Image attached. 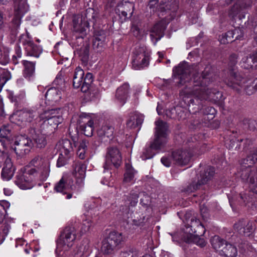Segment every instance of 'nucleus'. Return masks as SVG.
<instances>
[{"instance_id": "49530a36", "label": "nucleus", "mask_w": 257, "mask_h": 257, "mask_svg": "<svg viewBox=\"0 0 257 257\" xmlns=\"http://www.w3.org/2000/svg\"><path fill=\"white\" fill-rule=\"evenodd\" d=\"M9 202L6 201H3L0 202V223L3 221L7 210L9 208Z\"/></svg>"}, {"instance_id": "72a5a7b5", "label": "nucleus", "mask_w": 257, "mask_h": 257, "mask_svg": "<svg viewBox=\"0 0 257 257\" xmlns=\"http://www.w3.org/2000/svg\"><path fill=\"white\" fill-rule=\"evenodd\" d=\"M39 115L38 113L33 109H24L19 114V119L24 122H31Z\"/></svg>"}, {"instance_id": "3c124183", "label": "nucleus", "mask_w": 257, "mask_h": 257, "mask_svg": "<svg viewBox=\"0 0 257 257\" xmlns=\"http://www.w3.org/2000/svg\"><path fill=\"white\" fill-rule=\"evenodd\" d=\"M172 161H174L176 165L180 166L172 158L171 154L168 156H164L161 159V163L167 167H169L171 166ZM181 166H182L183 165Z\"/></svg>"}, {"instance_id": "37998d69", "label": "nucleus", "mask_w": 257, "mask_h": 257, "mask_svg": "<svg viewBox=\"0 0 257 257\" xmlns=\"http://www.w3.org/2000/svg\"><path fill=\"white\" fill-rule=\"evenodd\" d=\"M113 167L118 168L122 163V156L119 149L113 146Z\"/></svg>"}, {"instance_id": "1a4fd4ad", "label": "nucleus", "mask_w": 257, "mask_h": 257, "mask_svg": "<svg viewBox=\"0 0 257 257\" xmlns=\"http://www.w3.org/2000/svg\"><path fill=\"white\" fill-rule=\"evenodd\" d=\"M210 242L213 248L218 251L221 256L236 257L237 255L236 247L218 235L211 237Z\"/></svg>"}, {"instance_id": "5701e85b", "label": "nucleus", "mask_w": 257, "mask_h": 257, "mask_svg": "<svg viewBox=\"0 0 257 257\" xmlns=\"http://www.w3.org/2000/svg\"><path fill=\"white\" fill-rule=\"evenodd\" d=\"M77 123L86 136L91 137L92 135L94 123L90 115L86 113L81 114L79 117Z\"/></svg>"}, {"instance_id": "a18cd8bd", "label": "nucleus", "mask_w": 257, "mask_h": 257, "mask_svg": "<svg viewBox=\"0 0 257 257\" xmlns=\"http://www.w3.org/2000/svg\"><path fill=\"white\" fill-rule=\"evenodd\" d=\"M88 142L85 140H83L80 143L77 154L79 158L81 159H84L85 158V152L87 148Z\"/></svg>"}, {"instance_id": "6e6d98bb", "label": "nucleus", "mask_w": 257, "mask_h": 257, "mask_svg": "<svg viewBox=\"0 0 257 257\" xmlns=\"http://www.w3.org/2000/svg\"><path fill=\"white\" fill-rule=\"evenodd\" d=\"M124 134L123 130H120L119 132V135L113 136V143L116 142L119 145H122L124 141Z\"/></svg>"}, {"instance_id": "4c0bfd02", "label": "nucleus", "mask_w": 257, "mask_h": 257, "mask_svg": "<svg viewBox=\"0 0 257 257\" xmlns=\"http://www.w3.org/2000/svg\"><path fill=\"white\" fill-rule=\"evenodd\" d=\"M34 134L33 135V141L37 148H44L47 144L46 136L39 131L34 130Z\"/></svg>"}, {"instance_id": "f3484780", "label": "nucleus", "mask_w": 257, "mask_h": 257, "mask_svg": "<svg viewBox=\"0 0 257 257\" xmlns=\"http://www.w3.org/2000/svg\"><path fill=\"white\" fill-rule=\"evenodd\" d=\"M19 42L23 46L27 56L38 58L42 52V47L34 44L28 34L22 35Z\"/></svg>"}, {"instance_id": "9b49d317", "label": "nucleus", "mask_w": 257, "mask_h": 257, "mask_svg": "<svg viewBox=\"0 0 257 257\" xmlns=\"http://www.w3.org/2000/svg\"><path fill=\"white\" fill-rule=\"evenodd\" d=\"M228 139L225 138V144L228 150L246 151L248 147L252 144V141L249 139H242L239 138L236 131H227Z\"/></svg>"}, {"instance_id": "ea45409f", "label": "nucleus", "mask_w": 257, "mask_h": 257, "mask_svg": "<svg viewBox=\"0 0 257 257\" xmlns=\"http://www.w3.org/2000/svg\"><path fill=\"white\" fill-rule=\"evenodd\" d=\"M200 236H193L192 235H183V238L186 243H194L200 247H204L206 245V242L204 238Z\"/></svg>"}, {"instance_id": "ddd939ff", "label": "nucleus", "mask_w": 257, "mask_h": 257, "mask_svg": "<svg viewBox=\"0 0 257 257\" xmlns=\"http://www.w3.org/2000/svg\"><path fill=\"white\" fill-rule=\"evenodd\" d=\"M14 17L11 23L10 28L15 34L17 33L21 23V19L28 11V6L26 0H14Z\"/></svg>"}, {"instance_id": "39448f33", "label": "nucleus", "mask_w": 257, "mask_h": 257, "mask_svg": "<svg viewBox=\"0 0 257 257\" xmlns=\"http://www.w3.org/2000/svg\"><path fill=\"white\" fill-rule=\"evenodd\" d=\"M238 55L235 53L231 54L228 58V67L224 69L221 74H218L216 67L214 66L207 65L213 67L215 68L214 71L216 72L217 76L214 82L216 80L218 77L222 75L223 80L229 87L239 93L242 87V83H244V78L240 76L236 71V65L237 62Z\"/></svg>"}, {"instance_id": "f03ea898", "label": "nucleus", "mask_w": 257, "mask_h": 257, "mask_svg": "<svg viewBox=\"0 0 257 257\" xmlns=\"http://www.w3.org/2000/svg\"><path fill=\"white\" fill-rule=\"evenodd\" d=\"M257 162V148L250 151L245 158L239 161L238 171L243 182L248 183L250 190L240 192L238 200L241 205H244L253 210L255 208L254 194H257V168L252 165Z\"/></svg>"}, {"instance_id": "4468645a", "label": "nucleus", "mask_w": 257, "mask_h": 257, "mask_svg": "<svg viewBox=\"0 0 257 257\" xmlns=\"http://www.w3.org/2000/svg\"><path fill=\"white\" fill-rule=\"evenodd\" d=\"M30 167H33L37 171V177L42 181L46 180L50 173L49 163L40 156L35 157L30 162Z\"/></svg>"}, {"instance_id": "09e8293b", "label": "nucleus", "mask_w": 257, "mask_h": 257, "mask_svg": "<svg viewBox=\"0 0 257 257\" xmlns=\"http://www.w3.org/2000/svg\"><path fill=\"white\" fill-rule=\"evenodd\" d=\"M178 106H173L166 110L165 113L167 117L172 119H176L177 114L178 113Z\"/></svg>"}, {"instance_id": "5fc2aeb1", "label": "nucleus", "mask_w": 257, "mask_h": 257, "mask_svg": "<svg viewBox=\"0 0 257 257\" xmlns=\"http://www.w3.org/2000/svg\"><path fill=\"white\" fill-rule=\"evenodd\" d=\"M244 89L245 93L248 95H251L257 91V88L251 82L245 85Z\"/></svg>"}, {"instance_id": "473e14b6", "label": "nucleus", "mask_w": 257, "mask_h": 257, "mask_svg": "<svg viewBox=\"0 0 257 257\" xmlns=\"http://www.w3.org/2000/svg\"><path fill=\"white\" fill-rule=\"evenodd\" d=\"M129 87V84L125 83L118 87L116 91L115 97L117 100L119 101L120 106H122L126 102Z\"/></svg>"}, {"instance_id": "0e129e2a", "label": "nucleus", "mask_w": 257, "mask_h": 257, "mask_svg": "<svg viewBox=\"0 0 257 257\" xmlns=\"http://www.w3.org/2000/svg\"><path fill=\"white\" fill-rule=\"evenodd\" d=\"M104 135L107 137H111L112 135V131L111 126H104L103 127Z\"/></svg>"}, {"instance_id": "9d476101", "label": "nucleus", "mask_w": 257, "mask_h": 257, "mask_svg": "<svg viewBox=\"0 0 257 257\" xmlns=\"http://www.w3.org/2000/svg\"><path fill=\"white\" fill-rule=\"evenodd\" d=\"M76 238V229L73 226H66L61 233L57 241V251H66L73 246Z\"/></svg>"}, {"instance_id": "e433bc0d", "label": "nucleus", "mask_w": 257, "mask_h": 257, "mask_svg": "<svg viewBox=\"0 0 257 257\" xmlns=\"http://www.w3.org/2000/svg\"><path fill=\"white\" fill-rule=\"evenodd\" d=\"M22 64L24 66L23 76L27 79L33 76L35 71V62L27 60H23Z\"/></svg>"}, {"instance_id": "bf43d9fd", "label": "nucleus", "mask_w": 257, "mask_h": 257, "mask_svg": "<svg viewBox=\"0 0 257 257\" xmlns=\"http://www.w3.org/2000/svg\"><path fill=\"white\" fill-rule=\"evenodd\" d=\"M84 71L80 67H77L75 69L73 78H84Z\"/></svg>"}, {"instance_id": "0eeeda50", "label": "nucleus", "mask_w": 257, "mask_h": 257, "mask_svg": "<svg viewBox=\"0 0 257 257\" xmlns=\"http://www.w3.org/2000/svg\"><path fill=\"white\" fill-rule=\"evenodd\" d=\"M40 124L42 130L46 132H53L58 125L63 122V118L60 108L48 109L40 115Z\"/></svg>"}, {"instance_id": "dca6fc26", "label": "nucleus", "mask_w": 257, "mask_h": 257, "mask_svg": "<svg viewBox=\"0 0 257 257\" xmlns=\"http://www.w3.org/2000/svg\"><path fill=\"white\" fill-rule=\"evenodd\" d=\"M256 1L257 0H237L229 11V18L232 21H235L236 17H237L239 20L244 18L246 9Z\"/></svg>"}, {"instance_id": "f257e3e1", "label": "nucleus", "mask_w": 257, "mask_h": 257, "mask_svg": "<svg viewBox=\"0 0 257 257\" xmlns=\"http://www.w3.org/2000/svg\"><path fill=\"white\" fill-rule=\"evenodd\" d=\"M192 68L185 61L180 62L173 68L172 78L175 86L181 88L179 91L181 96H195L189 100L188 111L195 115L191 120V128L200 130L202 127L217 129L220 124V121L213 119L216 110L212 106L203 103L206 101L215 104H222L225 97L222 92L218 88L207 87L214 82L217 76L213 67L204 68L201 75L198 73L191 75Z\"/></svg>"}, {"instance_id": "f8f14e48", "label": "nucleus", "mask_w": 257, "mask_h": 257, "mask_svg": "<svg viewBox=\"0 0 257 257\" xmlns=\"http://www.w3.org/2000/svg\"><path fill=\"white\" fill-rule=\"evenodd\" d=\"M149 8L153 11L160 12L162 15L169 14L171 18L176 16L179 7L178 4L176 0H165V2H161L158 4V2H152L149 1Z\"/></svg>"}, {"instance_id": "c9c22d12", "label": "nucleus", "mask_w": 257, "mask_h": 257, "mask_svg": "<svg viewBox=\"0 0 257 257\" xmlns=\"http://www.w3.org/2000/svg\"><path fill=\"white\" fill-rule=\"evenodd\" d=\"M125 171L123 175V183H134V178L137 172L133 167L131 164L126 163L125 164Z\"/></svg>"}, {"instance_id": "cd10ccee", "label": "nucleus", "mask_w": 257, "mask_h": 257, "mask_svg": "<svg viewBox=\"0 0 257 257\" xmlns=\"http://www.w3.org/2000/svg\"><path fill=\"white\" fill-rule=\"evenodd\" d=\"M167 28V24L163 21L156 23L150 30V37L155 39L156 42L159 41L164 37L165 31Z\"/></svg>"}, {"instance_id": "4d7b16f0", "label": "nucleus", "mask_w": 257, "mask_h": 257, "mask_svg": "<svg viewBox=\"0 0 257 257\" xmlns=\"http://www.w3.org/2000/svg\"><path fill=\"white\" fill-rule=\"evenodd\" d=\"M11 132L9 126L4 125L0 129V137L7 138Z\"/></svg>"}, {"instance_id": "a878e982", "label": "nucleus", "mask_w": 257, "mask_h": 257, "mask_svg": "<svg viewBox=\"0 0 257 257\" xmlns=\"http://www.w3.org/2000/svg\"><path fill=\"white\" fill-rule=\"evenodd\" d=\"M93 81L92 74L87 73L84 78H73V85L75 88L81 87V91L86 93L89 90Z\"/></svg>"}, {"instance_id": "393cba45", "label": "nucleus", "mask_w": 257, "mask_h": 257, "mask_svg": "<svg viewBox=\"0 0 257 257\" xmlns=\"http://www.w3.org/2000/svg\"><path fill=\"white\" fill-rule=\"evenodd\" d=\"M254 223L250 221H248L245 219L239 220L234 223V229L241 235L249 236L253 231Z\"/></svg>"}, {"instance_id": "774afa93", "label": "nucleus", "mask_w": 257, "mask_h": 257, "mask_svg": "<svg viewBox=\"0 0 257 257\" xmlns=\"http://www.w3.org/2000/svg\"><path fill=\"white\" fill-rule=\"evenodd\" d=\"M15 54L14 55H16V57H18V58H21L22 57V51L20 47L19 46H16L15 47Z\"/></svg>"}, {"instance_id": "680f3d73", "label": "nucleus", "mask_w": 257, "mask_h": 257, "mask_svg": "<svg viewBox=\"0 0 257 257\" xmlns=\"http://www.w3.org/2000/svg\"><path fill=\"white\" fill-rule=\"evenodd\" d=\"M131 31L133 35L136 37H138L141 35V30L139 27L135 24L132 25Z\"/></svg>"}, {"instance_id": "052dcab7", "label": "nucleus", "mask_w": 257, "mask_h": 257, "mask_svg": "<svg viewBox=\"0 0 257 257\" xmlns=\"http://www.w3.org/2000/svg\"><path fill=\"white\" fill-rule=\"evenodd\" d=\"M135 123H136L135 116H132L127 120L126 125L127 127H129L131 128H135L136 127H137V126L136 125Z\"/></svg>"}, {"instance_id": "6e6552de", "label": "nucleus", "mask_w": 257, "mask_h": 257, "mask_svg": "<svg viewBox=\"0 0 257 257\" xmlns=\"http://www.w3.org/2000/svg\"><path fill=\"white\" fill-rule=\"evenodd\" d=\"M85 18L87 19L86 22H82L81 18L74 19L73 23V36L75 39H83L86 35V28L88 26V22L94 24L96 21L97 14L94 9L88 8L85 12Z\"/></svg>"}, {"instance_id": "79ce46f5", "label": "nucleus", "mask_w": 257, "mask_h": 257, "mask_svg": "<svg viewBox=\"0 0 257 257\" xmlns=\"http://www.w3.org/2000/svg\"><path fill=\"white\" fill-rule=\"evenodd\" d=\"M243 127L250 131H257V120L244 118L242 121Z\"/></svg>"}, {"instance_id": "bb28decb", "label": "nucleus", "mask_w": 257, "mask_h": 257, "mask_svg": "<svg viewBox=\"0 0 257 257\" xmlns=\"http://www.w3.org/2000/svg\"><path fill=\"white\" fill-rule=\"evenodd\" d=\"M112 165V149L111 148H109L107 149V151L105 156V163L103 166L105 174L107 173V177L106 176L104 177L103 179L101 181V183L104 185H106L108 186L110 185V181L111 178V173L106 172V170L111 169Z\"/></svg>"}, {"instance_id": "423d86ee", "label": "nucleus", "mask_w": 257, "mask_h": 257, "mask_svg": "<svg viewBox=\"0 0 257 257\" xmlns=\"http://www.w3.org/2000/svg\"><path fill=\"white\" fill-rule=\"evenodd\" d=\"M156 131L155 139L151 143L149 148L143 152V156L146 159L152 158L155 155L154 150L159 151L163 148L167 142V131L168 127L166 122L161 120L156 121Z\"/></svg>"}, {"instance_id": "20e7f679", "label": "nucleus", "mask_w": 257, "mask_h": 257, "mask_svg": "<svg viewBox=\"0 0 257 257\" xmlns=\"http://www.w3.org/2000/svg\"><path fill=\"white\" fill-rule=\"evenodd\" d=\"M215 174V168L208 166L203 172H201L200 177L197 181H193L186 186L182 187L181 192L184 196H188L192 193L196 192L193 195L196 199L192 200L196 202L202 201L208 197V194L204 190L205 184L211 180Z\"/></svg>"}, {"instance_id": "603ef678", "label": "nucleus", "mask_w": 257, "mask_h": 257, "mask_svg": "<svg viewBox=\"0 0 257 257\" xmlns=\"http://www.w3.org/2000/svg\"><path fill=\"white\" fill-rule=\"evenodd\" d=\"M70 157V156L64 155V154L61 155V153H60L59 157L57 162V166L58 167H61L64 166L67 163Z\"/></svg>"}, {"instance_id": "c85d7f7f", "label": "nucleus", "mask_w": 257, "mask_h": 257, "mask_svg": "<svg viewBox=\"0 0 257 257\" xmlns=\"http://www.w3.org/2000/svg\"><path fill=\"white\" fill-rule=\"evenodd\" d=\"M86 165L81 162H75L73 165V175L76 179V182L81 186L85 177Z\"/></svg>"}, {"instance_id": "2eb2a0df", "label": "nucleus", "mask_w": 257, "mask_h": 257, "mask_svg": "<svg viewBox=\"0 0 257 257\" xmlns=\"http://www.w3.org/2000/svg\"><path fill=\"white\" fill-rule=\"evenodd\" d=\"M37 177V171L35 168H30L17 176L15 183L22 189L32 188L34 184V180Z\"/></svg>"}, {"instance_id": "b1692460", "label": "nucleus", "mask_w": 257, "mask_h": 257, "mask_svg": "<svg viewBox=\"0 0 257 257\" xmlns=\"http://www.w3.org/2000/svg\"><path fill=\"white\" fill-rule=\"evenodd\" d=\"M1 158L2 160H4V167L2 171L1 176L3 180L9 181L13 178L16 169L13 166L11 159L7 153H3Z\"/></svg>"}, {"instance_id": "de8ad7c7", "label": "nucleus", "mask_w": 257, "mask_h": 257, "mask_svg": "<svg viewBox=\"0 0 257 257\" xmlns=\"http://www.w3.org/2000/svg\"><path fill=\"white\" fill-rule=\"evenodd\" d=\"M10 78V72L0 67V85L3 86Z\"/></svg>"}, {"instance_id": "f704fd0d", "label": "nucleus", "mask_w": 257, "mask_h": 257, "mask_svg": "<svg viewBox=\"0 0 257 257\" xmlns=\"http://www.w3.org/2000/svg\"><path fill=\"white\" fill-rule=\"evenodd\" d=\"M106 236L103 240L102 242L101 250L104 254H111L112 251V237H111L112 231L111 230L108 231L105 233Z\"/></svg>"}, {"instance_id": "6ab92c4d", "label": "nucleus", "mask_w": 257, "mask_h": 257, "mask_svg": "<svg viewBox=\"0 0 257 257\" xmlns=\"http://www.w3.org/2000/svg\"><path fill=\"white\" fill-rule=\"evenodd\" d=\"M133 4L129 2L121 1L118 3L114 9L115 14L119 17L121 23L128 20L132 16Z\"/></svg>"}, {"instance_id": "69168bd1", "label": "nucleus", "mask_w": 257, "mask_h": 257, "mask_svg": "<svg viewBox=\"0 0 257 257\" xmlns=\"http://www.w3.org/2000/svg\"><path fill=\"white\" fill-rule=\"evenodd\" d=\"M10 228V225L9 224L7 223L4 224L3 226V231L5 235L8 234Z\"/></svg>"}, {"instance_id": "c756f323", "label": "nucleus", "mask_w": 257, "mask_h": 257, "mask_svg": "<svg viewBox=\"0 0 257 257\" xmlns=\"http://www.w3.org/2000/svg\"><path fill=\"white\" fill-rule=\"evenodd\" d=\"M243 37V31L239 28H234L225 33L221 40V42L223 44L231 43L235 40H241Z\"/></svg>"}, {"instance_id": "a211bd4d", "label": "nucleus", "mask_w": 257, "mask_h": 257, "mask_svg": "<svg viewBox=\"0 0 257 257\" xmlns=\"http://www.w3.org/2000/svg\"><path fill=\"white\" fill-rule=\"evenodd\" d=\"M32 145V141L26 136H18L15 139L14 150L18 155L23 156L29 152Z\"/></svg>"}, {"instance_id": "7ed1b4c3", "label": "nucleus", "mask_w": 257, "mask_h": 257, "mask_svg": "<svg viewBox=\"0 0 257 257\" xmlns=\"http://www.w3.org/2000/svg\"><path fill=\"white\" fill-rule=\"evenodd\" d=\"M203 136L199 133L197 136L188 137L186 133H176L174 141L177 145L182 146L184 150H177L171 153L172 158L180 165H186L194 156H199L205 151L204 146H201L200 140Z\"/></svg>"}, {"instance_id": "4be33fe9", "label": "nucleus", "mask_w": 257, "mask_h": 257, "mask_svg": "<svg viewBox=\"0 0 257 257\" xmlns=\"http://www.w3.org/2000/svg\"><path fill=\"white\" fill-rule=\"evenodd\" d=\"M191 224V225H186L185 228H183L184 235H192L193 236H201L204 235L206 230L199 220H192Z\"/></svg>"}, {"instance_id": "aec40b11", "label": "nucleus", "mask_w": 257, "mask_h": 257, "mask_svg": "<svg viewBox=\"0 0 257 257\" xmlns=\"http://www.w3.org/2000/svg\"><path fill=\"white\" fill-rule=\"evenodd\" d=\"M149 57L148 53L144 50L139 49L136 50L132 61L133 67L136 70H140L149 65Z\"/></svg>"}, {"instance_id": "7c9ffc66", "label": "nucleus", "mask_w": 257, "mask_h": 257, "mask_svg": "<svg viewBox=\"0 0 257 257\" xmlns=\"http://www.w3.org/2000/svg\"><path fill=\"white\" fill-rule=\"evenodd\" d=\"M241 67L245 69L257 67V49L242 58L240 62Z\"/></svg>"}, {"instance_id": "e2e57ef3", "label": "nucleus", "mask_w": 257, "mask_h": 257, "mask_svg": "<svg viewBox=\"0 0 257 257\" xmlns=\"http://www.w3.org/2000/svg\"><path fill=\"white\" fill-rule=\"evenodd\" d=\"M144 116L142 115H138L135 116L136 125L137 127H141L144 122Z\"/></svg>"}, {"instance_id": "13d9d810", "label": "nucleus", "mask_w": 257, "mask_h": 257, "mask_svg": "<svg viewBox=\"0 0 257 257\" xmlns=\"http://www.w3.org/2000/svg\"><path fill=\"white\" fill-rule=\"evenodd\" d=\"M151 203V199L149 196L145 195L143 198L140 200V204L145 208H147Z\"/></svg>"}, {"instance_id": "338daca9", "label": "nucleus", "mask_w": 257, "mask_h": 257, "mask_svg": "<svg viewBox=\"0 0 257 257\" xmlns=\"http://www.w3.org/2000/svg\"><path fill=\"white\" fill-rule=\"evenodd\" d=\"M120 257H133V252L131 250L122 252L120 253Z\"/></svg>"}, {"instance_id": "412c9836", "label": "nucleus", "mask_w": 257, "mask_h": 257, "mask_svg": "<svg viewBox=\"0 0 257 257\" xmlns=\"http://www.w3.org/2000/svg\"><path fill=\"white\" fill-rule=\"evenodd\" d=\"M73 188V181L66 177H62L60 181L56 184L54 190L57 192L66 195V198L69 199L72 198V194L70 191Z\"/></svg>"}, {"instance_id": "8fccbe9b", "label": "nucleus", "mask_w": 257, "mask_h": 257, "mask_svg": "<svg viewBox=\"0 0 257 257\" xmlns=\"http://www.w3.org/2000/svg\"><path fill=\"white\" fill-rule=\"evenodd\" d=\"M92 225V222L89 219H86L83 220L81 227V232L84 233L88 231Z\"/></svg>"}, {"instance_id": "c03bdc74", "label": "nucleus", "mask_w": 257, "mask_h": 257, "mask_svg": "<svg viewBox=\"0 0 257 257\" xmlns=\"http://www.w3.org/2000/svg\"><path fill=\"white\" fill-rule=\"evenodd\" d=\"M113 242L117 249L120 248L123 245L124 239L121 233H118L113 230Z\"/></svg>"}, {"instance_id": "58836bf2", "label": "nucleus", "mask_w": 257, "mask_h": 257, "mask_svg": "<svg viewBox=\"0 0 257 257\" xmlns=\"http://www.w3.org/2000/svg\"><path fill=\"white\" fill-rule=\"evenodd\" d=\"M46 99L49 102H58L61 98V92L55 88L48 89L45 94Z\"/></svg>"}, {"instance_id": "a19ab883", "label": "nucleus", "mask_w": 257, "mask_h": 257, "mask_svg": "<svg viewBox=\"0 0 257 257\" xmlns=\"http://www.w3.org/2000/svg\"><path fill=\"white\" fill-rule=\"evenodd\" d=\"M59 149L61 155L64 154V155L70 156L71 152L73 150L71 142L67 139L63 140Z\"/></svg>"}, {"instance_id": "2f4dec72", "label": "nucleus", "mask_w": 257, "mask_h": 257, "mask_svg": "<svg viewBox=\"0 0 257 257\" xmlns=\"http://www.w3.org/2000/svg\"><path fill=\"white\" fill-rule=\"evenodd\" d=\"M106 35L103 31H95L93 42L92 46L94 49H97L98 51L101 50V49L105 44Z\"/></svg>"}, {"instance_id": "864d4df0", "label": "nucleus", "mask_w": 257, "mask_h": 257, "mask_svg": "<svg viewBox=\"0 0 257 257\" xmlns=\"http://www.w3.org/2000/svg\"><path fill=\"white\" fill-rule=\"evenodd\" d=\"M188 113L187 111L184 110L182 108L178 107V113L177 114L176 119L179 120H183L187 117Z\"/></svg>"}]
</instances>
